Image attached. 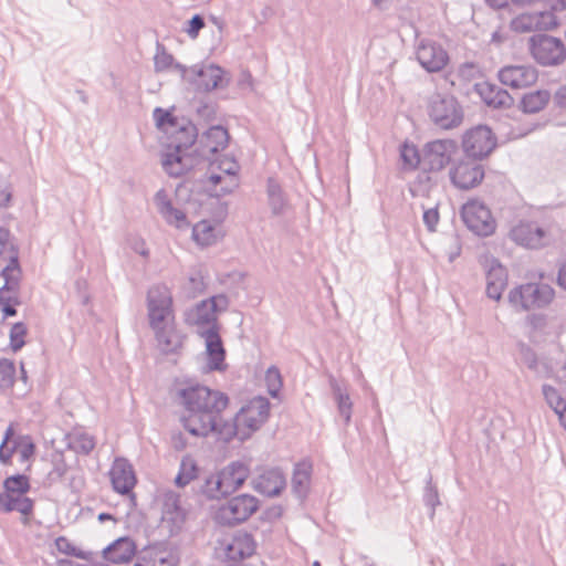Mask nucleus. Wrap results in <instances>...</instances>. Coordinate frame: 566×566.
Wrapping results in <instances>:
<instances>
[{
  "label": "nucleus",
  "instance_id": "bf43d9fd",
  "mask_svg": "<svg viewBox=\"0 0 566 566\" xmlns=\"http://www.w3.org/2000/svg\"><path fill=\"white\" fill-rule=\"evenodd\" d=\"M197 114L205 119H213L217 115V104L202 101L197 107Z\"/></svg>",
  "mask_w": 566,
  "mask_h": 566
},
{
  "label": "nucleus",
  "instance_id": "72a5a7b5",
  "mask_svg": "<svg viewBox=\"0 0 566 566\" xmlns=\"http://www.w3.org/2000/svg\"><path fill=\"white\" fill-rule=\"evenodd\" d=\"M163 516L172 523L185 521V512L180 505V496L174 491H168L163 499Z\"/></svg>",
  "mask_w": 566,
  "mask_h": 566
},
{
  "label": "nucleus",
  "instance_id": "4c0bfd02",
  "mask_svg": "<svg viewBox=\"0 0 566 566\" xmlns=\"http://www.w3.org/2000/svg\"><path fill=\"white\" fill-rule=\"evenodd\" d=\"M192 239L201 247H209L216 241V229L208 220H201L192 227Z\"/></svg>",
  "mask_w": 566,
  "mask_h": 566
},
{
  "label": "nucleus",
  "instance_id": "5fc2aeb1",
  "mask_svg": "<svg viewBox=\"0 0 566 566\" xmlns=\"http://www.w3.org/2000/svg\"><path fill=\"white\" fill-rule=\"evenodd\" d=\"M10 231L0 227V259H8L13 253H18L10 240Z\"/></svg>",
  "mask_w": 566,
  "mask_h": 566
},
{
  "label": "nucleus",
  "instance_id": "a18cd8bd",
  "mask_svg": "<svg viewBox=\"0 0 566 566\" xmlns=\"http://www.w3.org/2000/svg\"><path fill=\"white\" fill-rule=\"evenodd\" d=\"M422 501L426 506L431 509V515H434L437 506L441 504L438 488L433 483L432 474L430 472L426 478Z\"/></svg>",
  "mask_w": 566,
  "mask_h": 566
},
{
  "label": "nucleus",
  "instance_id": "4d7b16f0",
  "mask_svg": "<svg viewBox=\"0 0 566 566\" xmlns=\"http://www.w3.org/2000/svg\"><path fill=\"white\" fill-rule=\"evenodd\" d=\"M439 220L440 216L437 206L423 210L422 221L429 232H434L437 230Z\"/></svg>",
  "mask_w": 566,
  "mask_h": 566
},
{
  "label": "nucleus",
  "instance_id": "0e129e2a",
  "mask_svg": "<svg viewBox=\"0 0 566 566\" xmlns=\"http://www.w3.org/2000/svg\"><path fill=\"white\" fill-rule=\"evenodd\" d=\"M546 12L563 11L566 9V0H539Z\"/></svg>",
  "mask_w": 566,
  "mask_h": 566
},
{
  "label": "nucleus",
  "instance_id": "a878e982",
  "mask_svg": "<svg viewBox=\"0 0 566 566\" xmlns=\"http://www.w3.org/2000/svg\"><path fill=\"white\" fill-rule=\"evenodd\" d=\"M177 560L172 553L163 545H148L142 548L134 566H176Z\"/></svg>",
  "mask_w": 566,
  "mask_h": 566
},
{
  "label": "nucleus",
  "instance_id": "7c9ffc66",
  "mask_svg": "<svg viewBox=\"0 0 566 566\" xmlns=\"http://www.w3.org/2000/svg\"><path fill=\"white\" fill-rule=\"evenodd\" d=\"M266 196L271 213L275 217L284 214L287 207V198L280 182L274 177L266 179Z\"/></svg>",
  "mask_w": 566,
  "mask_h": 566
},
{
  "label": "nucleus",
  "instance_id": "a211bd4d",
  "mask_svg": "<svg viewBox=\"0 0 566 566\" xmlns=\"http://www.w3.org/2000/svg\"><path fill=\"white\" fill-rule=\"evenodd\" d=\"M109 478L113 490L122 495L130 494L135 497L133 489L136 484V476L133 465L124 458H116L109 470Z\"/></svg>",
  "mask_w": 566,
  "mask_h": 566
},
{
  "label": "nucleus",
  "instance_id": "f257e3e1",
  "mask_svg": "<svg viewBox=\"0 0 566 566\" xmlns=\"http://www.w3.org/2000/svg\"><path fill=\"white\" fill-rule=\"evenodd\" d=\"M179 405L184 408L180 418L184 429L193 437L213 434L226 443L233 438L245 441L258 431L270 417V400L256 396L243 405L233 418L224 420L222 412L229 397L219 390L195 384L177 390Z\"/></svg>",
  "mask_w": 566,
  "mask_h": 566
},
{
  "label": "nucleus",
  "instance_id": "bb28decb",
  "mask_svg": "<svg viewBox=\"0 0 566 566\" xmlns=\"http://www.w3.org/2000/svg\"><path fill=\"white\" fill-rule=\"evenodd\" d=\"M488 263L486 295L494 301H500L507 285V271L495 258L488 260Z\"/></svg>",
  "mask_w": 566,
  "mask_h": 566
},
{
  "label": "nucleus",
  "instance_id": "6e6552de",
  "mask_svg": "<svg viewBox=\"0 0 566 566\" xmlns=\"http://www.w3.org/2000/svg\"><path fill=\"white\" fill-rule=\"evenodd\" d=\"M228 129L221 125H213L209 127L196 140L193 149L195 164L199 160L208 161L210 167H214L216 156L222 151L229 144Z\"/></svg>",
  "mask_w": 566,
  "mask_h": 566
},
{
  "label": "nucleus",
  "instance_id": "e433bc0d",
  "mask_svg": "<svg viewBox=\"0 0 566 566\" xmlns=\"http://www.w3.org/2000/svg\"><path fill=\"white\" fill-rule=\"evenodd\" d=\"M198 465L192 459L188 457L182 458L179 464L178 473L174 480L176 486L185 488L188 485L198 476Z\"/></svg>",
  "mask_w": 566,
  "mask_h": 566
},
{
  "label": "nucleus",
  "instance_id": "c85d7f7f",
  "mask_svg": "<svg viewBox=\"0 0 566 566\" xmlns=\"http://www.w3.org/2000/svg\"><path fill=\"white\" fill-rule=\"evenodd\" d=\"M214 305H210V303L206 300L199 302L196 307L187 313L186 322L189 325H195L198 329H206L211 326H220L218 322L217 311L213 307Z\"/></svg>",
  "mask_w": 566,
  "mask_h": 566
},
{
  "label": "nucleus",
  "instance_id": "393cba45",
  "mask_svg": "<svg viewBox=\"0 0 566 566\" xmlns=\"http://www.w3.org/2000/svg\"><path fill=\"white\" fill-rule=\"evenodd\" d=\"M139 551L133 538L122 536L103 549L105 560L112 564H124L129 562L134 556L137 557Z\"/></svg>",
  "mask_w": 566,
  "mask_h": 566
},
{
  "label": "nucleus",
  "instance_id": "4be33fe9",
  "mask_svg": "<svg viewBox=\"0 0 566 566\" xmlns=\"http://www.w3.org/2000/svg\"><path fill=\"white\" fill-rule=\"evenodd\" d=\"M154 201L159 214L169 226L179 230H186L190 227L186 213L181 209L174 207L165 189H159L155 193Z\"/></svg>",
  "mask_w": 566,
  "mask_h": 566
},
{
  "label": "nucleus",
  "instance_id": "aec40b11",
  "mask_svg": "<svg viewBox=\"0 0 566 566\" xmlns=\"http://www.w3.org/2000/svg\"><path fill=\"white\" fill-rule=\"evenodd\" d=\"M218 473V483H221V489L224 497L234 493L249 478L250 469L242 461H232Z\"/></svg>",
  "mask_w": 566,
  "mask_h": 566
},
{
  "label": "nucleus",
  "instance_id": "cd10ccee",
  "mask_svg": "<svg viewBox=\"0 0 566 566\" xmlns=\"http://www.w3.org/2000/svg\"><path fill=\"white\" fill-rule=\"evenodd\" d=\"M313 465L308 460H302L295 463L291 479L293 494L301 501L307 497L311 485Z\"/></svg>",
  "mask_w": 566,
  "mask_h": 566
},
{
  "label": "nucleus",
  "instance_id": "473e14b6",
  "mask_svg": "<svg viewBox=\"0 0 566 566\" xmlns=\"http://www.w3.org/2000/svg\"><path fill=\"white\" fill-rule=\"evenodd\" d=\"M551 94L546 90H537L524 94L520 101V108L525 114H535L548 103Z\"/></svg>",
  "mask_w": 566,
  "mask_h": 566
},
{
  "label": "nucleus",
  "instance_id": "6ab92c4d",
  "mask_svg": "<svg viewBox=\"0 0 566 566\" xmlns=\"http://www.w3.org/2000/svg\"><path fill=\"white\" fill-rule=\"evenodd\" d=\"M416 56L420 65L430 73L441 71L449 61L447 51L438 43L421 41Z\"/></svg>",
  "mask_w": 566,
  "mask_h": 566
},
{
  "label": "nucleus",
  "instance_id": "3c124183",
  "mask_svg": "<svg viewBox=\"0 0 566 566\" xmlns=\"http://www.w3.org/2000/svg\"><path fill=\"white\" fill-rule=\"evenodd\" d=\"M542 392L547 405L554 410L555 413L558 412V409H562L563 405H566V400L560 396L555 387L544 384L542 387Z\"/></svg>",
  "mask_w": 566,
  "mask_h": 566
},
{
  "label": "nucleus",
  "instance_id": "1a4fd4ad",
  "mask_svg": "<svg viewBox=\"0 0 566 566\" xmlns=\"http://www.w3.org/2000/svg\"><path fill=\"white\" fill-rule=\"evenodd\" d=\"M496 136L486 125H478L462 135L461 147L465 156L483 160L496 147Z\"/></svg>",
  "mask_w": 566,
  "mask_h": 566
},
{
  "label": "nucleus",
  "instance_id": "4468645a",
  "mask_svg": "<svg viewBox=\"0 0 566 566\" xmlns=\"http://www.w3.org/2000/svg\"><path fill=\"white\" fill-rule=\"evenodd\" d=\"M198 335L205 339L208 369L222 371L226 369V349L220 336V326L198 329Z\"/></svg>",
  "mask_w": 566,
  "mask_h": 566
},
{
  "label": "nucleus",
  "instance_id": "8fccbe9b",
  "mask_svg": "<svg viewBox=\"0 0 566 566\" xmlns=\"http://www.w3.org/2000/svg\"><path fill=\"white\" fill-rule=\"evenodd\" d=\"M517 347L523 364H525L530 370L538 374L539 365L537 354L535 353V350L530 345L523 342L518 343Z\"/></svg>",
  "mask_w": 566,
  "mask_h": 566
},
{
  "label": "nucleus",
  "instance_id": "09e8293b",
  "mask_svg": "<svg viewBox=\"0 0 566 566\" xmlns=\"http://www.w3.org/2000/svg\"><path fill=\"white\" fill-rule=\"evenodd\" d=\"M174 56L167 52L166 48L157 42L156 54L154 56V66L156 72H164L174 64Z\"/></svg>",
  "mask_w": 566,
  "mask_h": 566
},
{
  "label": "nucleus",
  "instance_id": "603ef678",
  "mask_svg": "<svg viewBox=\"0 0 566 566\" xmlns=\"http://www.w3.org/2000/svg\"><path fill=\"white\" fill-rule=\"evenodd\" d=\"M153 116L156 122V126L160 129L165 126H169L171 129L177 127L178 120L168 109L156 107L154 109Z\"/></svg>",
  "mask_w": 566,
  "mask_h": 566
},
{
  "label": "nucleus",
  "instance_id": "f03ea898",
  "mask_svg": "<svg viewBox=\"0 0 566 566\" xmlns=\"http://www.w3.org/2000/svg\"><path fill=\"white\" fill-rule=\"evenodd\" d=\"M149 327L154 331L159 349L168 354H178L184 346L186 335L175 324L172 295L164 284L149 287L146 297Z\"/></svg>",
  "mask_w": 566,
  "mask_h": 566
},
{
  "label": "nucleus",
  "instance_id": "423d86ee",
  "mask_svg": "<svg viewBox=\"0 0 566 566\" xmlns=\"http://www.w3.org/2000/svg\"><path fill=\"white\" fill-rule=\"evenodd\" d=\"M532 57L542 66H558L566 60V45L559 38L534 33L528 40Z\"/></svg>",
  "mask_w": 566,
  "mask_h": 566
},
{
  "label": "nucleus",
  "instance_id": "f8f14e48",
  "mask_svg": "<svg viewBox=\"0 0 566 566\" xmlns=\"http://www.w3.org/2000/svg\"><path fill=\"white\" fill-rule=\"evenodd\" d=\"M458 150L454 139H434L426 143L422 149V166L429 170L439 172L452 160Z\"/></svg>",
  "mask_w": 566,
  "mask_h": 566
},
{
  "label": "nucleus",
  "instance_id": "ea45409f",
  "mask_svg": "<svg viewBox=\"0 0 566 566\" xmlns=\"http://www.w3.org/2000/svg\"><path fill=\"white\" fill-rule=\"evenodd\" d=\"M69 447L78 454L87 455L94 449L95 440L86 432H74L69 437Z\"/></svg>",
  "mask_w": 566,
  "mask_h": 566
},
{
  "label": "nucleus",
  "instance_id": "20e7f679",
  "mask_svg": "<svg viewBox=\"0 0 566 566\" xmlns=\"http://www.w3.org/2000/svg\"><path fill=\"white\" fill-rule=\"evenodd\" d=\"M427 114L430 122L441 130L458 128L464 118L463 106L449 92L431 94L427 101Z\"/></svg>",
  "mask_w": 566,
  "mask_h": 566
},
{
  "label": "nucleus",
  "instance_id": "c03bdc74",
  "mask_svg": "<svg viewBox=\"0 0 566 566\" xmlns=\"http://www.w3.org/2000/svg\"><path fill=\"white\" fill-rule=\"evenodd\" d=\"M15 365L13 360L0 358V390L11 389L15 381Z\"/></svg>",
  "mask_w": 566,
  "mask_h": 566
},
{
  "label": "nucleus",
  "instance_id": "dca6fc26",
  "mask_svg": "<svg viewBox=\"0 0 566 566\" xmlns=\"http://www.w3.org/2000/svg\"><path fill=\"white\" fill-rule=\"evenodd\" d=\"M555 15L546 11L524 12L510 21V30L514 33H530L546 30L555 25Z\"/></svg>",
  "mask_w": 566,
  "mask_h": 566
},
{
  "label": "nucleus",
  "instance_id": "c756f323",
  "mask_svg": "<svg viewBox=\"0 0 566 566\" xmlns=\"http://www.w3.org/2000/svg\"><path fill=\"white\" fill-rule=\"evenodd\" d=\"M240 166L238 161H230L229 168L223 169V178L219 184V188H208L210 197L222 198L233 193L240 186L239 178Z\"/></svg>",
  "mask_w": 566,
  "mask_h": 566
},
{
  "label": "nucleus",
  "instance_id": "49530a36",
  "mask_svg": "<svg viewBox=\"0 0 566 566\" xmlns=\"http://www.w3.org/2000/svg\"><path fill=\"white\" fill-rule=\"evenodd\" d=\"M28 333V327L23 322H17L12 325L9 338H10V348L17 353L25 345V336Z\"/></svg>",
  "mask_w": 566,
  "mask_h": 566
},
{
  "label": "nucleus",
  "instance_id": "37998d69",
  "mask_svg": "<svg viewBox=\"0 0 566 566\" xmlns=\"http://www.w3.org/2000/svg\"><path fill=\"white\" fill-rule=\"evenodd\" d=\"M264 381L266 385L268 394L272 398H279L283 387V379L280 369L272 365L265 371Z\"/></svg>",
  "mask_w": 566,
  "mask_h": 566
},
{
  "label": "nucleus",
  "instance_id": "5701e85b",
  "mask_svg": "<svg viewBox=\"0 0 566 566\" xmlns=\"http://www.w3.org/2000/svg\"><path fill=\"white\" fill-rule=\"evenodd\" d=\"M474 90L489 107L509 108L514 104V98L506 90L488 81L475 83Z\"/></svg>",
  "mask_w": 566,
  "mask_h": 566
},
{
  "label": "nucleus",
  "instance_id": "7ed1b4c3",
  "mask_svg": "<svg viewBox=\"0 0 566 566\" xmlns=\"http://www.w3.org/2000/svg\"><path fill=\"white\" fill-rule=\"evenodd\" d=\"M198 129L191 122L180 126L177 124V127L172 128L168 144L172 151L166 153L163 158V168L170 177H181L193 167V153L186 151L196 147Z\"/></svg>",
  "mask_w": 566,
  "mask_h": 566
},
{
  "label": "nucleus",
  "instance_id": "13d9d810",
  "mask_svg": "<svg viewBox=\"0 0 566 566\" xmlns=\"http://www.w3.org/2000/svg\"><path fill=\"white\" fill-rule=\"evenodd\" d=\"M67 471V465L64 460H59L53 464L52 470L48 474L50 483H56L63 479Z\"/></svg>",
  "mask_w": 566,
  "mask_h": 566
},
{
  "label": "nucleus",
  "instance_id": "2eb2a0df",
  "mask_svg": "<svg viewBox=\"0 0 566 566\" xmlns=\"http://www.w3.org/2000/svg\"><path fill=\"white\" fill-rule=\"evenodd\" d=\"M547 232L535 221L521 220L510 231V238L518 245L539 249L545 245Z\"/></svg>",
  "mask_w": 566,
  "mask_h": 566
},
{
  "label": "nucleus",
  "instance_id": "a19ab883",
  "mask_svg": "<svg viewBox=\"0 0 566 566\" xmlns=\"http://www.w3.org/2000/svg\"><path fill=\"white\" fill-rule=\"evenodd\" d=\"M332 388L335 395L338 412L344 418V423L348 424L353 412V402L347 392H343L340 386L336 382L332 385Z\"/></svg>",
  "mask_w": 566,
  "mask_h": 566
},
{
  "label": "nucleus",
  "instance_id": "9d476101",
  "mask_svg": "<svg viewBox=\"0 0 566 566\" xmlns=\"http://www.w3.org/2000/svg\"><path fill=\"white\" fill-rule=\"evenodd\" d=\"M481 161L465 155L455 160L449 171L451 184L460 190L476 188L485 177V169Z\"/></svg>",
  "mask_w": 566,
  "mask_h": 566
},
{
  "label": "nucleus",
  "instance_id": "69168bd1",
  "mask_svg": "<svg viewBox=\"0 0 566 566\" xmlns=\"http://www.w3.org/2000/svg\"><path fill=\"white\" fill-rule=\"evenodd\" d=\"M478 72V66L473 62H465L459 67V76L463 80H470Z\"/></svg>",
  "mask_w": 566,
  "mask_h": 566
},
{
  "label": "nucleus",
  "instance_id": "2f4dec72",
  "mask_svg": "<svg viewBox=\"0 0 566 566\" xmlns=\"http://www.w3.org/2000/svg\"><path fill=\"white\" fill-rule=\"evenodd\" d=\"M34 502L23 495L0 494V510L4 513L19 512L24 516L33 512Z\"/></svg>",
  "mask_w": 566,
  "mask_h": 566
},
{
  "label": "nucleus",
  "instance_id": "338daca9",
  "mask_svg": "<svg viewBox=\"0 0 566 566\" xmlns=\"http://www.w3.org/2000/svg\"><path fill=\"white\" fill-rule=\"evenodd\" d=\"M527 322L532 329L541 331L546 326L547 319L544 314H532L527 317Z\"/></svg>",
  "mask_w": 566,
  "mask_h": 566
},
{
  "label": "nucleus",
  "instance_id": "79ce46f5",
  "mask_svg": "<svg viewBox=\"0 0 566 566\" xmlns=\"http://www.w3.org/2000/svg\"><path fill=\"white\" fill-rule=\"evenodd\" d=\"M400 159L405 170H415L418 168L421 158L416 145L405 142L400 146Z\"/></svg>",
  "mask_w": 566,
  "mask_h": 566
},
{
  "label": "nucleus",
  "instance_id": "c9c22d12",
  "mask_svg": "<svg viewBox=\"0 0 566 566\" xmlns=\"http://www.w3.org/2000/svg\"><path fill=\"white\" fill-rule=\"evenodd\" d=\"M432 171L427 167L422 166L421 171L417 175L415 180L411 182L409 187V191L412 197H427L429 196L434 181L432 180L430 174Z\"/></svg>",
  "mask_w": 566,
  "mask_h": 566
},
{
  "label": "nucleus",
  "instance_id": "f704fd0d",
  "mask_svg": "<svg viewBox=\"0 0 566 566\" xmlns=\"http://www.w3.org/2000/svg\"><path fill=\"white\" fill-rule=\"evenodd\" d=\"M19 273L20 265L18 253H13L9 256V263L1 272V276L4 279V284L0 287V291L3 293L17 292L20 281Z\"/></svg>",
  "mask_w": 566,
  "mask_h": 566
},
{
  "label": "nucleus",
  "instance_id": "ddd939ff",
  "mask_svg": "<svg viewBox=\"0 0 566 566\" xmlns=\"http://www.w3.org/2000/svg\"><path fill=\"white\" fill-rule=\"evenodd\" d=\"M255 541L249 533H238L224 546L222 566H245L243 560L255 552Z\"/></svg>",
  "mask_w": 566,
  "mask_h": 566
},
{
  "label": "nucleus",
  "instance_id": "864d4df0",
  "mask_svg": "<svg viewBox=\"0 0 566 566\" xmlns=\"http://www.w3.org/2000/svg\"><path fill=\"white\" fill-rule=\"evenodd\" d=\"M17 296H10L0 291V306L3 318L12 317L17 315L15 306L19 304Z\"/></svg>",
  "mask_w": 566,
  "mask_h": 566
},
{
  "label": "nucleus",
  "instance_id": "39448f33",
  "mask_svg": "<svg viewBox=\"0 0 566 566\" xmlns=\"http://www.w3.org/2000/svg\"><path fill=\"white\" fill-rule=\"evenodd\" d=\"M555 292L545 283H525L509 292V303L516 310L528 311L547 306L554 298Z\"/></svg>",
  "mask_w": 566,
  "mask_h": 566
},
{
  "label": "nucleus",
  "instance_id": "b1692460",
  "mask_svg": "<svg viewBox=\"0 0 566 566\" xmlns=\"http://www.w3.org/2000/svg\"><path fill=\"white\" fill-rule=\"evenodd\" d=\"M285 485V476L279 468H269L264 470L253 482L255 491L270 497L280 495Z\"/></svg>",
  "mask_w": 566,
  "mask_h": 566
},
{
  "label": "nucleus",
  "instance_id": "e2e57ef3",
  "mask_svg": "<svg viewBox=\"0 0 566 566\" xmlns=\"http://www.w3.org/2000/svg\"><path fill=\"white\" fill-rule=\"evenodd\" d=\"M17 448V443H14L12 447H8L6 443H0V463L2 465H8L11 463L12 454Z\"/></svg>",
  "mask_w": 566,
  "mask_h": 566
},
{
  "label": "nucleus",
  "instance_id": "6e6d98bb",
  "mask_svg": "<svg viewBox=\"0 0 566 566\" xmlns=\"http://www.w3.org/2000/svg\"><path fill=\"white\" fill-rule=\"evenodd\" d=\"M205 24L203 17L197 13L187 21V25L184 30L191 39H196Z\"/></svg>",
  "mask_w": 566,
  "mask_h": 566
},
{
  "label": "nucleus",
  "instance_id": "9b49d317",
  "mask_svg": "<svg viewBox=\"0 0 566 566\" xmlns=\"http://www.w3.org/2000/svg\"><path fill=\"white\" fill-rule=\"evenodd\" d=\"M461 218L467 228L479 237L494 233L496 222L490 209L480 200H469L461 208Z\"/></svg>",
  "mask_w": 566,
  "mask_h": 566
},
{
  "label": "nucleus",
  "instance_id": "f3484780",
  "mask_svg": "<svg viewBox=\"0 0 566 566\" xmlns=\"http://www.w3.org/2000/svg\"><path fill=\"white\" fill-rule=\"evenodd\" d=\"M192 77L189 82L195 86L198 92H211L222 86L224 70L213 63L193 65L190 69Z\"/></svg>",
  "mask_w": 566,
  "mask_h": 566
},
{
  "label": "nucleus",
  "instance_id": "052dcab7",
  "mask_svg": "<svg viewBox=\"0 0 566 566\" xmlns=\"http://www.w3.org/2000/svg\"><path fill=\"white\" fill-rule=\"evenodd\" d=\"M55 544H56V547L60 552L64 553V554H67V555H71V556H76V557H82V553H77L76 552V547L65 537L63 536H60L56 538L55 541Z\"/></svg>",
  "mask_w": 566,
  "mask_h": 566
},
{
  "label": "nucleus",
  "instance_id": "774afa93",
  "mask_svg": "<svg viewBox=\"0 0 566 566\" xmlns=\"http://www.w3.org/2000/svg\"><path fill=\"white\" fill-rule=\"evenodd\" d=\"M554 102L557 107L566 108V85H562L557 88L554 95Z\"/></svg>",
  "mask_w": 566,
  "mask_h": 566
},
{
  "label": "nucleus",
  "instance_id": "0eeeda50",
  "mask_svg": "<svg viewBox=\"0 0 566 566\" xmlns=\"http://www.w3.org/2000/svg\"><path fill=\"white\" fill-rule=\"evenodd\" d=\"M259 500L251 494H240L228 500L216 512V521L223 526L245 522L258 509Z\"/></svg>",
  "mask_w": 566,
  "mask_h": 566
},
{
  "label": "nucleus",
  "instance_id": "412c9836",
  "mask_svg": "<svg viewBox=\"0 0 566 566\" xmlns=\"http://www.w3.org/2000/svg\"><path fill=\"white\" fill-rule=\"evenodd\" d=\"M497 76L503 85L523 88L533 85L538 74L531 65H506L499 71Z\"/></svg>",
  "mask_w": 566,
  "mask_h": 566
},
{
  "label": "nucleus",
  "instance_id": "de8ad7c7",
  "mask_svg": "<svg viewBox=\"0 0 566 566\" xmlns=\"http://www.w3.org/2000/svg\"><path fill=\"white\" fill-rule=\"evenodd\" d=\"M200 492L209 500L224 497L221 483H218V473L209 475L200 488Z\"/></svg>",
  "mask_w": 566,
  "mask_h": 566
},
{
  "label": "nucleus",
  "instance_id": "58836bf2",
  "mask_svg": "<svg viewBox=\"0 0 566 566\" xmlns=\"http://www.w3.org/2000/svg\"><path fill=\"white\" fill-rule=\"evenodd\" d=\"M4 492L1 494L23 495L30 490L29 478L25 474H14L3 481Z\"/></svg>",
  "mask_w": 566,
  "mask_h": 566
},
{
  "label": "nucleus",
  "instance_id": "680f3d73",
  "mask_svg": "<svg viewBox=\"0 0 566 566\" xmlns=\"http://www.w3.org/2000/svg\"><path fill=\"white\" fill-rule=\"evenodd\" d=\"M210 305H214V310L218 313L226 312L229 307V298L224 294L212 295L207 298Z\"/></svg>",
  "mask_w": 566,
  "mask_h": 566
}]
</instances>
